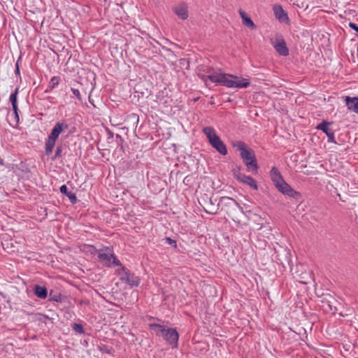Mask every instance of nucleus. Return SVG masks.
<instances>
[{"mask_svg":"<svg viewBox=\"0 0 358 358\" xmlns=\"http://www.w3.org/2000/svg\"><path fill=\"white\" fill-rule=\"evenodd\" d=\"M201 78L208 85V80L229 88H246L250 84V79L222 72H213L208 76L200 75Z\"/></svg>","mask_w":358,"mask_h":358,"instance_id":"nucleus-1","label":"nucleus"},{"mask_svg":"<svg viewBox=\"0 0 358 358\" xmlns=\"http://www.w3.org/2000/svg\"><path fill=\"white\" fill-rule=\"evenodd\" d=\"M270 176L273 185L280 192L290 197H295L298 194V192L285 181L279 171L275 167L272 168Z\"/></svg>","mask_w":358,"mask_h":358,"instance_id":"nucleus-2","label":"nucleus"},{"mask_svg":"<svg viewBox=\"0 0 358 358\" xmlns=\"http://www.w3.org/2000/svg\"><path fill=\"white\" fill-rule=\"evenodd\" d=\"M234 146L239 150L240 155L248 169L256 171L258 169V166L253 150L248 148V146L241 141L236 142Z\"/></svg>","mask_w":358,"mask_h":358,"instance_id":"nucleus-3","label":"nucleus"},{"mask_svg":"<svg viewBox=\"0 0 358 358\" xmlns=\"http://www.w3.org/2000/svg\"><path fill=\"white\" fill-rule=\"evenodd\" d=\"M67 129L68 125L64 122H59L55 125L45 141V152L48 155L52 152L59 136Z\"/></svg>","mask_w":358,"mask_h":358,"instance_id":"nucleus-4","label":"nucleus"},{"mask_svg":"<svg viewBox=\"0 0 358 358\" xmlns=\"http://www.w3.org/2000/svg\"><path fill=\"white\" fill-rule=\"evenodd\" d=\"M204 134L206 135L210 145L215 148L221 155H225L227 150L225 145L217 135L215 129L210 127L203 129Z\"/></svg>","mask_w":358,"mask_h":358,"instance_id":"nucleus-5","label":"nucleus"},{"mask_svg":"<svg viewBox=\"0 0 358 358\" xmlns=\"http://www.w3.org/2000/svg\"><path fill=\"white\" fill-rule=\"evenodd\" d=\"M120 279L131 286H138L140 283L138 277L131 274L124 267H121L118 271Z\"/></svg>","mask_w":358,"mask_h":358,"instance_id":"nucleus-6","label":"nucleus"},{"mask_svg":"<svg viewBox=\"0 0 358 358\" xmlns=\"http://www.w3.org/2000/svg\"><path fill=\"white\" fill-rule=\"evenodd\" d=\"M271 43L275 50L282 56H287L289 54L285 41L280 36H277L275 38L271 39Z\"/></svg>","mask_w":358,"mask_h":358,"instance_id":"nucleus-7","label":"nucleus"},{"mask_svg":"<svg viewBox=\"0 0 358 358\" xmlns=\"http://www.w3.org/2000/svg\"><path fill=\"white\" fill-rule=\"evenodd\" d=\"M98 257L99 260L106 266H110L112 264L119 265L120 262L117 260L110 252V251L107 249L105 251H101L99 252Z\"/></svg>","mask_w":358,"mask_h":358,"instance_id":"nucleus-8","label":"nucleus"},{"mask_svg":"<svg viewBox=\"0 0 358 358\" xmlns=\"http://www.w3.org/2000/svg\"><path fill=\"white\" fill-rule=\"evenodd\" d=\"M219 205L221 207V210L228 214L231 213L232 210L238 206V203L230 197H222L220 199Z\"/></svg>","mask_w":358,"mask_h":358,"instance_id":"nucleus-9","label":"nucleus"},{"mask_svg":"<svg viewBox=\"0 0 358 358\" xmlns=\"http://www.w3.org/2000/svg\"><path fill=\"white\" fill-rule=\"evenodd\" d=\"M173 13L182 20L189 17L188 6L185 2H180L173 8Z\"/></svg>","mask_w":358,"mask_h":358,"instance_id":"nucleus-10","label":"nucleus"},{"mask_svg":"<svg viewBox=\"0 0 358 358\" xmlns=\"http://www.w3.org/2000/svg\"><path fill=\"white\" fill-rule=\"evenodd\" d=\"M200 203L203 206L206 212L209 214H215L217 212V206L219 204L214 203L211 199L208 201L206 198L202 197L200 201Z\"/></svg>","mask_w":358,"mask_h":358,"instance_id":"nucleus-11","label":"nucleus"},{"mask_svg":"<svg viewBox=\"0 0 358 358\" xmlns=\"http://www.w3.org/2000/svg\"><path fill=\"white\" fill-rule=\"evenodd\" d=\"M162 337L170 344L176 345L178 340V334L176 329L167 328V330L164 336H163Z\"/></svg>","mask_w":358,"mask_h":358,"instance_id":"nucleus-12","label":"nucleus"},{"mask_svg":"<svg viewBox=\"0 0 358 358\" xmlns=\"http://www.w3.org/2000/svg\"><path fill=\"white\" fill-rule=\"evenodd\" d=\"M273 12L275 18L281 22H288L289 17L287 13L282 9V6L275 5L273 6Z\"/></svg>","mask_w":358,"mask_h":358,"instance_id":"nucleus-13","label":"nucleus"},{"mask_svg":"<svg viewBox=\"0 0 358 358\" xmlns=\"http://www.w3.org/2000/svg\"><path fill=\"white\" fill-rule=\"evenodd\" d=\"M345 102L349 110L358 113V97L350 98L349 96H346Z\"/></svg>","mask_w":358,"mask_h":358,"instance_id":"nucleus-14","label":"nucleus"},{"mask_svg":"<svg viewBox=\"0 0 358 358\" xmlns=\"http://www.w3.org/2000/svg\"><path fill=\"white\" fill-rule=\"evenodd\" d=\"M238 13H239L241 17L242 18L243 24L245 26H246L252 29H255L256 28V26L254 24V22H252V20H251V18L243 10H240L238 11Z\"/></svg>","mask_w":358,"mask_h":358,"instance_id":"nucleus-15","label":"nucleus"},{"mask_svg":"<svg viewBox=\"0 0 358 358\" xmlns=\"http://www.w3.org/2000/svg\"><path fill=\"white\" fill-rule=\"evenodd\" d=\"M329 124V122H323L320 124L317 125L316 128L317 129L323 131L329 137V141H333L334 138V132L327 127Z\"/></svg>","mask_w":358,"mask_h":358,"instance_id":"nucleus-16","label":"nucleus"},{"mask_svg":"<svg viewBox=\"0 0 358 358\" xmlns=\"http://www.w3.org/2000/svg\"><path fill=\"white\" fill-rule=\"evenodd\" d=\"M151 331L157 336H164L167 329L165 327L159 324H151L150 325Z\"/></svg>","mask_w":358,"mask_h":358,"instance_id":"nucleus-17","label":"nucleus"},{"mask_svg":"<svg viewBox=\"0 0 358 358\" xmlns=\"http://www.w3.org/2000/svg\"><path fill=\"white\" fill-rule=\"evenodd\" d=\"M18 93V89H15L14 93H13L10 96V101L12 103L13 109L14 110L15 117L18 119L17 114V95Z\"/></svg>","mask_w":358,"mask_h":358,"instance_id":"nucleus-18","label":"nucleus"},{"mask_svg":"<svg viewBox=\"0 0 358 358\" xmlns=\"http://www.w3.org/2000/svg\"><path fill=\"white\" fill-rule=\"evenodd\" d=\"M35 294L41 299H45L47 296V289L44 287L36 285L35 287Z\"/></svg>","mask_w":358,"mask_h":358,"instance_id":"nucleus-19","label":"nucleus"},{"mask_svg":"<svg viewBox=\"0 0 358 358\" xmlns=\"http://www.w3.org/2000/svg\"><path fill=\"white\" fill-rule=\"evenodd\" d=\"M244 184L248 185L250 187H252L254 189H257L258 188V186L255 180L250 176H248L247 179L245 180Z\"/></svg>","mask_w":358,"mask_h":358,"instance_id":"nucleus-20","label":"nucleus"},{"mask_svg":"<svg viewBox=\"0 0 358 358\" xmlns=\"http://www.w3.org/2000/svg\"><path fill=\"white\" fill-rule=\"evenodd\" d=\"M60 81V78L57 76H54L51 78L50 84V87L54 88L55 86H57Z\"/></svg>","mask_w":358,"mask_h":358,"instance_id":"nucleus-21","label":"nucleus"},{"mask_svg":"<svg viewBox=\"0 0 358 358\" xmlns=\"http://www.w3.org/2000/svg\"><path fill=\"white\" fill-rule=\"evenodd\" d=\"M66 196L69 197L72 203H75L77 201L76 195L72 192H68Z\"/></svg>","mask_w":358,"mask_h":358,"instance_id":"nucleus-22","label":"nucleus"},{"mask_svg":"<svg viewBox=\"0 0 358 358\" xmlns=\"http://www.w3.org/2000/svg\"><path fill=\"white\" fill-rule=\"evenodd\" d=\"M73 328L76 331H78L80 333L83 332V327L80 324H74Z\"/></svg>","mask_w":358,"mask_h":358,"instance_id":"nucleus-23","label":"nucleus"},{"mask_svg":"<svg viewBox=\"0 0 358 358\" xmlns=\"http://www.w3.org/2000/svg\"><path fill=\"white\" fill-rule=\"evenodd\" d=\"M248 176L244 175V174H242V175H238V178L237 180L238 181H240L242 183H244L245 182V180L247 179Z\"/></svg>","mask_w":358,"mask_h":358,"instance_id":"nucleus-24","label":"nucleus"},{"mask_svg":"<svg viewBox=\"0 0 358 358\" xmlns=\"http://www.w3.org/2000/svg\"><path fill=\"white\" fill-rule=\"evenodd\" d=\"M233 175L236 179L238 178V175H242V173H241L240 168H238L237 169H234Z\"/></svg>","mask_w":358,"mask_h":358,"instance_id":"nucleus-25","label":"nucleus"},{"mask_svg":"<svg viewBox=\"0 0 358 358\" xmlns=\"http://www.w3.org/2000/svg\"><path fill=\"white\" fill-rule=\"evenodd\" d=\"M166 243H168L170 245H173V247L176 248L177 245H176V242L173 240H172L171 238H166Z\"/></svg>","mask_w":358,"mask_h":358,"instance_id":"nucleus-26","label":"nucleus"},{"mask_svg":"<svg viewBox=\"0 0 358 358\" xmlns=\"http://www.w3.org/2000/svg\"><path fill=\"white\" fill-rule=\"evenodd\" d=\"M71 91L73 92V94L78 99H80V92L78 90H76V89H73L72 88L71 89Z\"/></svg>","mask_w":358,"mask_h":358,"instance_id":"nucleus-27","label":"nucleus"},{"mask_svg":"<svg viewBox=\"0 0 358 358\" xmlns=\"http://www.w3.org/2000/svg\"><path fill=\"white\" fill-rule=\"evenodd\" d=\"M294 3L299 8H303L305 6V3L303 2H301L299 0H294Z\"/></svg>","mask_w":358,"mask_h":358,"instance_id":"nucleus-28","label":"nucleus"},{"mask_svg":"<svg viewBox=\"0 0 358 358\" xmlns=\"http://www.w3.org/2000/svg\"><path fill=\"white\" fill-rule=\"evenodd\" d=\"M60 192L62 193V194H66L69 192L67 191V187L66 185H62L60 187Z\"/></svg>","mask_w":358,"mask_h":358,"instance_id":"nucleus-29","label":"nucleus"},{"mask_svg":"<svg viewBox=\"0 0 358 358\" xmlns=\"http://www.w3.org/2000/svg\"><path fill=\"white\" fill-rule=\"evenodd\" d=\"M349 26H350L352 29H353L354 30H355L356 31H357V32H358V27H357L355 24L350 22V24H349Z\"/></svg>","mask_w":358,"mask_h":358,"instance_id":"nucleus-30","label":"nucleus"},{"mask_svg":"<svg viewBox=\"0 0 358 358\" xmlns=\"http://www.w3.org/2000/svg\"><path fill=\"white\" fill-rule=\"evenodd\" d=\"M16 73L17 74H19L20 73V70H19V66H18V64L17 63V65H16Z\"/></svg>","mask_w":358,"mask_h":358,"instance_id":"nucleus-31","label":"nucleus"},{"mask_svg":"<svg viewBox=\"0 0 358 358\" xmlns=\"http://www.w3.org/2000/svg\"><path fill=\"white\" fill-rule=\"evenodd\" d=\"M88 248H89L90 251H92V250H94V248H92V247H89Z\"/></svg>","mask_w":358,"mask_h":358,"instance_id":"nucleus-32","label":"nucleus"},{"mask_svg":"<svg viewBox=\"0 0 358 358\" xmlns=\"http://www.w3.org/2000/svg\"><path fill=\"white\" fill-rule=\"evenodd\" d=\"M59 150L58 149V150H57V155H59Z\"/></svg>","mask_w":358,"mask_h":358,"instance_id":"nucleus-33","label":"nucleus"}]
</instances>
